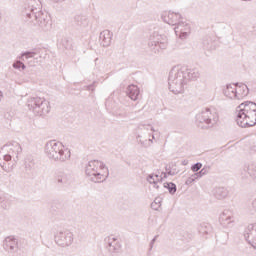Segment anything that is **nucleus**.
<instances>
[{
	"label": "nucleus",
	"mask_w": 256,
	"mask_h": 256,
	"mask_svg": "<svg viewBox=\"0 0 256 256\" xmlns=\"http://www.w3.org/2000/svg\"><path fill=\"white\" fill-rule=\"evenodd\" d=\"M236 121L240 127H254L256 125V104L253 102L240 104Z\"/></svg>",
	"instance_id": "1"
},
{
	"label": "nucleus",
	"mask_w": 256,
	"mask_h": 256,
	"mask_svg": "<svg viewBox=\"0 0 256 256\" xmlns=\"http://www.w3.org/2000/svg\"><path fill=\"white\" fill-rule=\"evenodd\" d=\"M87 175L90 177H97V179H105L107 175H109V170L103 162L99 160L90 161L87 168H86Z\"/></svg>",
	"instance_id": "2"
},
{
	"label": "nucleus",
	"mask_w": 256,
	"mask_h": 256,
	"mask_svg": "<svg viewBox=\"0 0 256 256\" xmlns=\"http://www.w3.org/2000/svg\"><path fill=\"white\" fill-rule=\"evenodd\" d=\"M234 89L237 99H243V97H247V95L249 94V88H247V85L245 84H234Z\"/></svg>",
	"instance_id": "3"
},
{
	"label": "nucleus",
	"mask_w": 256,
	"mask_h": 256,
	"mask_svg": "<svg viewBox=\"0 0 256 256\" xmlns=\"http://www.w3.org/2000/svg\"><path fill=\"white\" fill-rule=\"evenodd\" d=\"M139 87L135 86V85H130L128 87V96L130 97V99H132V101H137L138 97H139Z\"/></svg>",
	"instance_id": "4"
},
{
	"label": "nucleus",
	"mask_w": 256,
	"mask_h": 256,
	"mask_svg": "<svg viewBox=\"0 0 256 256\" xmlns=\"http://www.w3.org/2000/svg\"><path fill=\"white\" fill-rule=\"evenodd\" d=\"M224 94L226 95V97H228L229 99H235L237 98V94L235 92V86L234 84L228 85L226 87V89L224 90Z\"/></svg>",
	"instance_id": "5"
},
{
	"label": "nucleus",
	"mask_w": 256,
	"mask_h": 256,
	"mask_svg": "<svg viewBox=\"0 0 256 256\" xmlns=\"http://www.w3.org/2000/svg\"><path fill=\"white\" fill-rule=\"evenodd\" d=\"M164 187L166 189H168V191L170 193H175V191H177V188H176L175 184L171 183V182L170 183H164Z\"/></svg>",
	"instance_id": "6"
},
{
	"label": "nucleus",
	"mask_w": 256,
	"mask_h": 256,
	"mask_svg": "<svg viewBox=\"0 0 256 256\" xmlns=\"http://www.w3.org/2000/svg\"><path fill=\"white\" fill-rule=\"evenodd\" d=\"M150 183H161V181H163V176H159V175H153L150 177L149 179Z\"/></svg>",
	"instance_id": "7"
},
{
	"label": "nucleus",
	"mask_w": 256,
	"mask_h": 256,
	"mask_svg": "<svg viewBox=\"0 0 256 256\" xmlns=\"http://www.w3.org/2000/svg\"><path fill=\"white\" fill-rule=\"evenodd\" d=\"M201 167H203V164L201 163H196L194 166H192V171L194 173H197V171H199V169H201Z\"/></svg>",
	"instance_id": "8"
},
{
	"label": "nucleus",
	"mask_w": 256,
	"mask_h": 256,
	"mask_svg": "<svg viewBox=\"0 0 256 256\" xmlns=\"http://www.w3.org/2000/svg\"><path fill=\"white\" fill-rule=\"evenodd\" d=\"M16 69H19V67H22V69H25V65L21 62H16L14 65H13Z\"/></svg>",
	"instance_id": "9"
},
{
	"label": "nucleus",
	"mask_w": 256,
	"mask_h": 256,
	"mask_svg": "<svg viewBox=\"0 0 256 256\" xmlns=\"http://www.w3.org/2000/svg\"><path fill=\"white\" fill-rule=\"evenodd\" d=\"M5 160L6 161H11V156H9V155L5 156Z\"/></svg>",
	"instance_id": "10"
},
{
	"label": "nucleus",
	"mask_w": 256,
	"mask_h": 256,
	"mask_svg": "<svg viewBox=\"0 0 256 256\" xmlns=\"http://www.w3.org/2000/svg\"><path fill=\"white\" fill-rule=\"evenodd\" d=\"M2 98H3V94L0 92V101H1Z\"/></svg>",
	"instance_id": "11"
},
{
	"label": "nucleus",
	"mask_w": 256,
	"mask_h": 256,
	"mask_svg": "<svg viewBox=\"0 0 256 256\" xmlns=\"http://www.w3.org/2000/svg\"><path fill=\"white\" fill-rule=\"evenodd\" d=\"M155 206V203H152V207H154Z\"/></svg>",
	"instance_id": "12"
},
{
	"label": "nucleus",
	"mask_w": 256,
	"mask_h": 256,
	"mask_svg": "<svg viewBox=\"0 0 256 256\" xmlns=\"http://www.w3.org/2000/svg\"><path fill=\"white\" fill-rule=\"evenodd\" d=\"M163 175V177H166V175L165 174H162Z\"/></svg>",
	"instance_id": "13"
}]
</instances>
